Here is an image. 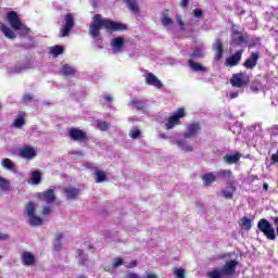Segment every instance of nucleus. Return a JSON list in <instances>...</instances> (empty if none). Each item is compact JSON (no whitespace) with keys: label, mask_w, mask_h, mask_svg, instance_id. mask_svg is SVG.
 <instances>
[{"label":"nucleus","mask_w":278,"mask_h":278,"mask_svg":"<svg viewBox=\"0 0 278 278\" xmlns=\"http://www.w3.org/2000/svg\"><path fill=\"white\" fill-rule=\"evenodd\" d=\"M102 27L108 29V31H123L126 29L125 25L121 23L103 18L101 14H94L92 23L89 26V36L92 38L93 45L98 49H103V39L101 38Z\"/></svg>","instance_id":"f257e3e1"},{"label":"nucleus","mask_w":278,"mask_h":278,"mask_svg":"<svg viewBox=\"0 0 278 278\" xmlns=\"http://www.w3.org/2000/svg\"><path fill=\"white\" fill-rule=\"evenodd\" d=\"M236 268H238V261L230 260L222 268H215L212 271H208L206 276L208 278H225L233 277L236 275Z\"/></svg>","instance_id":"f03ea898"},{"label":"nucleus","mask_w":278,"mask_h":278,"mask_svg":"<svg viewBox=\"0 0 278 278\" xmlns=\"http://www.w3.org/2000/svg\"><path fill=\"white\" fill-rule=\"evenodd\" d=\"M38 205L35 202H28L25 206L24 215L27 218L30 227H40L42 225V218L36 216V207Z\"/></svg>","instance_id":"7ed1b4c3"},{"label":"nucleus","mask_w":278,"mask_h":278,"mask_svg":"<svg viewBox=\"0 0 278 278\" xmlns=\"http://www.w3.org/2000/svg\"><path fill=\"white\" fill-rule=\"evenodd\" d=\"M73 27H75V17L73 16V13H67L62 21L60 38H66L73 30Z\"/></svg>","instance_id":"20e7f679"},{"label":"nucleus","mask_w":278,"mask_h":278,"mask_svg":"<svg viewBox=\"0 0 278 278\" xmlns=\"http://www.w3.org/2000/svg\"><path fill=\"white\" fill-rule=\"evenodd\" d=\"M257 229L264 233L267 240H275L277 238V233H275V227L267 219H261L257 223Z\"/></svg>","instance_id":"39448f33"},{"label":"nucleus","mask_w":278,"mask_h":278,"mask_svg":"<svg viewBox=\"0 0 278 278\" xmlns=\"http://www.w3.org/2000/svg\"><path fill=\"white\" fill-rule=\"evenodd\" d=\"M184 116H186V110L184 108L177 109V111L168 117L165 123V128L173 129L174 127H177V125H180V121Z\"/></svg>","instance_id":"423d86ee"},{"label":"nucleus","mask_w":278,"mask_h":278,"mask_svg":"<svg viewBox=\"0 0 278 278\" xmlns=\"http://www.w3.org/2000/svg\"><path fill=\"white\" fill-rule=\"evenodd\" d=\"M250 81L251 79L245 72L233 74L230 79L232 88H244V86H249Z\"/></svg>","instance_id":"0eeeda50"},{"label":"nucleus","mask_w":278,"mask_h":278,"mask_svg":"<svg viewBox=\"0 0 278 278\" xmlns=\"http://www.w3.org/2000/svg\"><path fill=\"white\" fill-rule=\"evenodd\" d=\"M31 68V61L29 58H25L21 63H17L13 67L8 68V73L11 75H18V73H23V71H27Z\"/></svg>","instance_id":"6e6552de"},{"label":"nucleus","mask_w":278,"mask_h":278,"mask_svg":"<svg viewBox=\"0 0 278 278\" xmlns=\"http://www.w3.org/2000/svg\"><path fill=\"white\" fill-rule=\"evenodd\" d=\"M37 199L47 205L55 203V191L53 189H48L43 192L37 193Z\"/></svg>","instance_id":"1a4fd4ad"},{"label":"nucleus","mask_w":278,"mask_h":278,"mask_svg":"<svg viewBox=\"0 0 278 278\" xmlns=\"http://www.w3.org/2000/svg\"><path fill=\"white\" fill-rule=\"evenodd\" d=\"M188 140H190V138L184 136L176 140V147L179 151H182V153H192V151H194V147Z\"/></svg>","instance_id":"9d476101"},{"label":"nucleus","mask_w":278,"mask_h":278,"mask_svg":"<svg viewBox=\"0 0 278 278\" xmlns=\"http://www.w3.org/2000/svg\"><path fill=\"white\" fill-rule=\"evenodd\" d=\"M7 21L14 31L18 30L21 25H23V22H21V17H18V13H16V11H10L7 14Z\"/></svg>","instance_id":"9b49d317"},{"label":"nucleus","mask_w":278,"mask_h":278,"mask_svg":"<svg viewBox=\"0 0 278 278\" xmlns=\"http://www.w3.org/2000/svg\"><path fill=\"white\" fill-rule=\"evenodd\" d=\"M201 131V124L192 122L187 125L186 131L182 134L184 138H194Z\"/></svg>","instance_id":"f8f14e48"},{"label":"nucleus","mask_w":278,"mask_h":278,"mask_svg":"<svg viewBox=\"0 0 278 278\" xmlns=\"http://www.w3.org/2000/svg\"><path fill=\"white\" fill-rule=\"evenodd\" d=\"M63 194L67 201H75V200L79 199L81 191L75 187H65L63 189Z\"/></svg>","instance_id":"ddd939ff"},{"label":"nucleus","mask_w":278,"mask_h":278,"mask_svg":"<svg viewBox=\"0 0 278 278\" xmlns=\"http://www.w3.org/2000/svg\"><path fill=\"white\" fill-rule=\"evenodd\" d=\"M236 184H238L236 180H228L227 186L224 190H222V194L224 199H233V194L237 190Z\"/></svg>","instance_id":"4468645a"},{"label":"nucleus","mask_w":278,"mask_h":278,"mask_svg":"<svg viewBox=\"0 0 278 278\" xmlns=\"http://www.w3.org/2000/svg\"><path fill=\"white\" fill-rule=\"evenodd\" d=\"M257 60H260V52H252L250 58H248L243 63L244 68H248V71H253V68L257 66Z\"/></svg>","instance_id":"2eb2a0df"},{"label":"nucleus","mask_w":278,"mask_h":278,"mask_svg":"<svg viewBox=\"0 0 278 278\" xmlns=\"http://www.w3.org/2000/svg\"><path fill=\"white\" fill-rule=\"evenodd\" d=\"M144 77H146V84H148V86H153L157 90L162 88L163 86L162 80L157 78V76H155L153 73H147Z\"/></svg>","instance_id":"dca6fc26"},{"label":"nucleus","mask_w":278,"mask_h":278,"mask_svg":"<svg viewBox=\"0 0 278 278\" xmlns=\"http://www.w3.org/2000/svg\"><path fill=\"white\" fill-rule=\"evenodd\" d=\"M68 136H70V138H72V140H75L76 142H84V140H86V138H87L86 132H84L79 128L71 129L68 131Z\"/></svg>","instance_id":"f3484780"},{"label":"nucleus","mask_w":278,"mask_h":278,"mask_svg":"<svg viewBox=\"0 0 278 278\" xmlns=\"http://www.w3.org/2000/svg\"><path fill=\"white\" fill-rule=\"evenodd\" d=\"M111 47L113 53H121L123 47H125V39L123 37H115L111 40Z\"/></svg>","instance_id":"a211bd4d"},{"label":"nucleus","mask_w":278,"mask_h":278,"mask_svg":"<svg viewBox=\"0 0 278 278\" xmlns=\"http://www.w3.org/2000/svg\"><path fill=\"white\" fill-rule=\"evenodd\" d=\"M20 155L24 160H34V157H36V155H37V152L34 148H31L29 146H25L24 148H22L20 150Z\"/></svg>","instance_id":"6ab92c4d"},{"label":"nucleus","mask_w":278,"mask_h":278,"mask_svg":"<svg viewBox=\"0 0 278 278\" xmlns=\"http://www.w3.org/2000/svg\"><path fill=\"white\" fill-rule=\"evenodd\" d=\"M242 53L244 50H238L233 55L226 60L227 66H238L240 64V60H242Z\"/></svg>","instance_id":"aec40b11"},{"label":"nucleus","mask_w":278,"mask_h":278,"mask_svg":"<svg viewBox=\"0 0 278 278\" xmlns=\"http://www.w3.org/2000/svg\"><path fill=\"white\" fill-rule=\"evenodd\" d=\"M232 42L237 46L247 45V42H249V35H242V33L235 30L232 34Z\"/></svg>","instance_id":"412c9836"},{"label":"nucleus","mask_w":278,"mask_h":278,"mask_svg":"<svg viewBox=\"0 0 278 278\" xmlns=\"http://www.w3.org/2000/svg\"><path fill=\"white\" fill-rule=\"evenodd\" d=\"M22 264L24 266H34L36 264V256L31 252H23L22 253Z\"/></svg>","instance_id":"4be33fe9"},{"label":"nucleus","mask_w":278,"mask_h":278,"mask_svg":"<svg viewBox=\"0 0 278 278\" xmlns=\"http://www.w3.org/2000/svg\"><path fill=\"white\" fill-rule=\"evenodd\" d=\"M188 66L193 73H207V67L203 66L201 63L192 61V59L188 60Z\"/></svg>","instance_id":"5701e85b"},{"label":"nucleus","mask_w":278,"mask_h":278,"mask_svg":"<svg viewBox=\"0 0 278 278\" xmlns=\"http://www.w3.org/2000/svg\"><path fill=\"white\" fill-rule=\"evenodd\" d=\"M213 51H215V60H223V42L220 39H216L213 45Z\"/></svg>","instance_id":"b1692460"},{"label":"nucleus","mask_w":278,"mask_h":278,"mask_svg":"<svg viewBox=\"0 0 278 278\" xmlns=\"http://www.w3.org/2000/svg\"><path fill=\"white\" fill-rule=\"evenodd\" d=\"M202 181H203V186L207 187V186H212V184H214V181H216V175H214V173H206L202 176Z\"/></svg>","instance_id":"393cba45"},{"label":"nucleus","mask_w":278,"mask_h":278,"mask_svg":"<svg viewBox=\"0 0 278 278\" xmlns=\"http://www.w3.org/2000/svg\"><path fill=\"white\" fill-rule=\"evenodd\" d=\"M240 153L227 154L224 156V162H226V164H238V162H240Z\"/></svg>","instance_id":"a878e982"},{"label":"nucleus","mask_w":278,"mask_h":278,"mask_svg":"<svg viewBox=\"0 0 278 278\" xmlns=\"http://www.w3.org/2000/svg\"><path fill=\"white\" fill-rule=\"evenodd\" d=\"M217 177H219V179H228V181H231L233 172L231 169H219L217 172Z\"/></svg>","instance_id":"bb28decb"},{"label":"nucleus","mask_w":278,"mask_h":278,"mask_svg":"<svg viewBox=\"0 0 278 278\" xmlns=\"http://www.w3.org/2000/svg\"><path fill=\"white\" fill-rule=\"evenodd\" d=\"M161 23L164 27H173V18L168 16V10L161 14Z\"/></svg>","instance_id":"cd10ccee"},{"label":"nucleus","mask_w":278,"mask_h":278,"mask_svg":"<svg viewBox=\"0 0 278 278\" xmlns=\"http://www.w3.org/2000/svg\"><path fill=\"white\" fill-rule=\"evenodd\" d=\"M130 108H135L136 110H144V108H147V102L144 100H140V99H132L129 102Z\"/></svg>","instance_id":"c85d7f7f"},{"label":"nucleus","mask_w":278,"mask_h":278,"mask_svg":"<svg viewBox=\"0 0 278 278\" xmlns=\"http://www.w3.org/2000/svg\"><path fill=\"white\" fill-rule=\"evenodd\" d=\"M125 3L130 10V12H134V14H138L140 12V7L138 5V0H125Z\"/></svg>","instance_id":"c756f323"},{"label":"nucleus","mask_w":278,"mask_h":278,"mask_svg":"<svg viewBox=\"0 0 278 278\" xmlns=\"http://www.w3.org/2000/svg\"><path fill=\"white\" fill-rule=\"evenodd\" d=\"M1 31L4 34L5 38H9V40H14V38H16V33L4 24L1 25Z\"/></svg>","instance_id":"7c9ffc66"},{"label":"nucleus","mask_w":278,"mask_h":278,"mask_svg":"<svg viewBox=\"0 0 278 278\" xmlns=\"http://www.w3.org/2000/svg\"><path fill=\"white\" fill-rule=\"evenodd\" d=\"M23 125H25V112H21L13 122V127H15V129H21Z\"/></svg>","instance_id":"2f4dec72"},{"label":"nucleus","mask_w":278,"mask_h":278,"mask_svg":"<svg viewBox=\"0 0 278 278\" xmlns=\"http://www.w3.org/2000/svg\"><path fill=\"white\" fill-rule=\"evenodd\" d=\"M42 181V176L40 175V172L35 170L30 173V184L33 186H38Z\"/></svg>","instance_id":"473e14b6"},{"label":"nucleus","mask_w":278,"mask_h":278,"mask_svg":"<svg viewBox=\"0 0 278 278\" xmlns=\"http://www.w3.org/2000/svg\"><path fill=\"white\" fill-rule=\"evenodd\" d=\"M204 55L205 53H203V49L195 47L193 52L190 54L189 60H192V62H194V60H201L202 58H204Z\"/></svg>","instance_id":"72a5a7b5"},{"label":"nucleus","mask_w":278,"mask_h":278,"mask_svg":"<svg viewBox=\"0 0 278 278\" xmlns=\"http://www.w3.org/2000/svg\"><path fill=\"white\" fill-rule=\"evenodd\" d=\"M61 75L70 76V75H75V67L64 64L61 68Z\"/></svg>","instance_id":"f704fd0d"},{"label":"nucleus","mask_w":278,"mask_h":278,"mask_svg":"<svg viewBox=\"0 0 278 278\" xmlns=\"http://www.w3.org/2000/svg\"><path fill=\"white\" fill-rule=\"evenodd\" d=\"M96 184H103V181H108V176L103 170H96Z\"/></svg>","instance_id":"c9c22d12"},{"label":"nucleus","mask_w":278,"mask_h":278,"mask_svg":"<svg viewBox=\"0 0 278 278\" xmlns=\"http://www.w3.org/2000/svg\"><path fill=\"white\" fill-rule=\"evenodd\" d=\"M0 190L3 192H8V190H10V180L3 176H0Z\"/></svg>","instance_id":"e433bc0d"},{"label":"nucleus","mask_w":278,"mask_h":278,"mask_svg":"<svg viewBox=\"0 0 278 278\" xmlns=\"http://www.w3.org/2000/svg\"><path fill=\"white\" fill-rule=\"evenodd\" d=\"M96 126L98 129H100V131H108L110 129V124L101 119L96 121Z\"/></svg>","instance_id":"4c0bfd02"},{"label":"nucleus","mask_w":278,"mask_h":278,"mask_svg":"<svg viewBox=\"0 0 278 278\" xmlns=\"http://www.w3.org/2000/svg\"><path fill=\"white\" fill-rule=\"evenodd\" d=\"M1 166L4 167L7 170H14V162L10 159H3L1 161Z\"/></svg>","instance_id":"58836bf2"},{"label":"nucleus","mask_w":278,"mask_h":278,"mask_svg":"<svg viewBox=\"0 0 278 278\" xmlns=\"http://www.w3.org/2000/svg\"><path fill=\"white\" fill-rule=\"evenodd\" d=\"M50 53L51 55L58 58V55H62V53H64V48H62L61 46H54L50 48Z\"/></svg>","instance_id":"ea45409f"},{"label":"nucleus","mask_w":278,"mask_h":278,"mask_svg":"<svg viewBox=\"0 0 278 278\" xmlns=\"http://www.w3.org/2000/svg\"><path fill=\"white\" fill-rule=\"evenodd\" d=\"M173 273L174 277L176 278H186V269H184L182 267L174 268Z\"/></svg>","instance_id":"a19ab883"},{"label":"nucleus","mask_w":278,"mask_h":278,"mask_svg":"<svg viewBox=\"0 0 278 278\" xmlns=\"http://www.w3.org/2000/svg\"><path fill=\"white\" fill-rule=\"evenodd\" d=\"M241 226L247 230L251 229V227H252L251 219L249 217H242Z\"/></svg>","instance_id":"79ce46f5"},{"label":"nucleus","mask_w":278,"mask_h":278,"mask_svg":"<svg viewBox=\"0 0 278 278\" xmlns=\"http://www.w3.org/2000/svg\"><path fill=\"white\" fill-rule=\"evenodd\" d=\"M141 131H140V129H138V128H132L131 130H130V132H129V136H130V138H132V140H138V138L141 136Z\"/></svg>","instance_id":"37998d69"},{"label":"nucleus","mask_w":278,"mask_h":278,"mask_svg":"<svg viewBox=\"0 0 278 278\" xmlns=\"http://www.w3.org/2000/svg\"><path fill=\"white\" fill-rule=\"evenodd\" d=\"M245 45H248L249 49L256 47V45H260V38L254 37L251 40H249V36H248V42Z\"/></svg>","instance_id":"c03bdc74"},{"label":"nucleus","mask_w":278,"mask_h":278,"mask_svg":"<svg viewBox=\"0 0 278 278\" xmlns=\"http://www.w3.org/2000/svg\"><path fill=\"white\" fill-rule=\"evenodd\" d=\"M17 31H20V36H27L30 30L27 26L21 24V27L17 28Z\"/></svg>","instance_id":"a18cd8bd"},{"label":"nucleus","mask_w":278,"mask_h":278,"mask_svg":"<svg viewBox=\"0 0 278 278\" xmlns=\"http://www.w3.org/2000/svg\"><path fill=\"white\" fill-rule=\"evenodd\" d=\"M124 264V261L123 258H114V262H113V268H118V266H123Z\"/></svg>","instance_id":"49530a36"},{"label":"nucleus","mask_w":278,"mask_h":278,"mask_svg":"<svg viewBox=\"0 0 278 278\" xmlns=\"http://www.w3.org/2000/svg\"><path fill=\"white\" fill-rule=\"evenodd\" d=\"M176 23L184 29L186 27V23H184V20L181 18V15H176Z\"/></svg>","instance_id":"de8ad7c7"},{"label":"nucleus","mask_w":278,"mask_h":278,"mask_svg":"<svg viewBox=\"0 0 278 278\" xmlns=\"http://www.w3.org/2000/svg\"><path fill=\"white\" fill-rule=\"evenodd\" d=\"M77 254H78V257H79V263L80 264H86V262H84V260H86V255H84V251L81 250H77Z\"/></svg>","instance_id":"09e8293b"},{"label":"nucleus","mask_w":278,"mask_h":278,"mask_svg":"<svg viewBox=\"0 0 278 278\" xmlns=\"http://www.w3.org/2000/svg\"><path fill=\"white\" fill-rule=\"evenodd\" d=\"M193 16L194 18H201L203 16V11L201 9H194Z\"/></svg>","instance_id":"8fccbe9b"},{"label":"nucleus","mask_w":278,"mask_h":278,"mask_svg":"<svg viewBox=\"0 0 278 278\" xmlns=\"http://www.w3.org/2000/svg\"><path fill=\"white\" fill-rule=\"evenodd\" d=\"M41 214L43 216H49V214H51V207L49 206H43L42 211H41Z\"/></svg>","instance_id":"3c124183"},{"label":"nucleus","mask_w":278,"mask_h":278,"mask_svg":"<svg viewBox=\"0 0 278 278\" xmlns=\"http://www.w3.org/2000/svg\"><path fill=\"white\" fill-rule=\"evenodd\" d=\"M34 99V97H31V94H29V93H26V94H24V97H23V101H24V103H30V101Z\"/></svg>","instance_id":"603ef678"},{"label":"nucleus","mask_w":278,"mask_h":278,"mask_svg":"<svg viewBox=\"0 0 278 278\" xmlns=\"http://www.w3.org/2000/svg\"><path fill=\"white\" fill-rule=\"evenodd\" d=\"M239 96H240V92L238 91H230L228 94L229 99H238Z\"/></svg>","instance_id":"864d4df0"},{"label":"nucleus","mask_w":278,"mask_h":278,"mask_svg":"<svg viewBox=\"0 0 278 278\" xmlns=\"http://www.w3.org/2000/svg\"><path fill=\"white\" fill-rule=\"evenodd\" d=\"M0 240L2 242H4L5 240H10V235L1 232L0 233Z\"/></svg>","instance_id":"5fc2aeb1"},{"label":"nucleus","mask_w":278,"mask_h":278,"mask_svg":"<svg viewBox=\"0 0 278 278\" xmlns=\"http://www.w3.org/2000/svg\"><path fill=\"white\" fill-rule=\"evenodd\" d=\"M55 251H60L62 249V241H54Z\"/></svg>","instance_id":"6e6d98bb"},{"label":"nucleus","mask_w":278,"mask_h":278,"mask_svg":"<svg viewBox=\"0 0 278 278\" xmlns=\"http://www.w3.org/2000/svg\"><path fill=\"white\" fill-rule=\"evenodd\" d=\"M271 162L273 164H277L278 163V150L275 154L271 155Z\"/></svg>","instance_id":"4d7b16f0"},{"label":"nucleus","mask_w":278,"mask_h":278,"mask_svg":"<svg viewBox=\"0 0 278 278\" xmlns=\"http://www.w3.org/2000/svg\"><path fill=\"white\" fill-rule=\"evenodd\" d=\"M188 3L189 0H180V8H184V10H186V8H188Z\"/></svg>","instance_id":"13d9d810"},{"label":"nucleus","mask_w":278,"mask_h":278,"mask_svg":"<svg viewBox=\"0 0 278 278\" xmlns=\"http://www.w3.org/2000/svg\"><path fill=\"white\" fill-rule=\"evenodd\" d=\"M62 238H64V235H62L61 232H59V233H56L54 241H56V242H62Z\"/></svg>","instance_id":"bf43d9fd"},{"label":"nucleus","mask_w":278,"mask_h":278,"mask_svg":"<svg viewBox=\"0 0 278 278\" xmlns=\"http://www.w3.org/2000/svg\"><path fill=\"white\" fill-rule=\"evenodd\" d=\"M157 137H159L161 140H167V139H168V136H166V134H164V132L159 134Z\"/></svg>","instance_id":"052dcab7"},{"label":"nucleus","mask_w":278,"mask_h":278,"mask_svg":"<svg viewBox=\"0 0 278 278\" xmlns=\"http://www.w3.org/2000/svg\"><path fill=\"white\" fill-rule=\"evenodd\" d=\"M104 101H106L108 103H112V101H113L112 96L105 94L104 96Z\"/></svg>","instance_id":"680f3d73"},{"label":"nucleus","mask_w":278,"mask_h":278,"mask_svg":"<svg viewBox=\"0 0 278 278\" xmlns=\"http://www.w3.org/2000/svg\"><path fill=\"white\" fill-rule=\"evenodd\" d=\"M251 90H253V92H260V87L252 85Z\"/></svg>","instance_id":"e2e57ef3"},{"label":"nucleus","mask_w":278,"mask_h":278,"mask_svg":"<svg viewBox=\"0 0 278 278\" xmlns=\"http://www.w3.org/2000/svg\"><path fill=\"white\" fill-rule=\"evenodd\" d=\"M136 261H131L130 264L127 266V268H135Z\"/></svg>","instance_id":"0e129e2a"},{"label":"nucleus","mask_w":278,"mask_h":278,"mask_svg":"<svg viewBox=\"0 0 278 278\" xmlns=\"http://www.w3.org/2000/svg\"><path fill=\"white\" fill-rule=\"evenodd\" d=\"M74 155H79V156H81V155H84L83 153H81V151H75V152H72Z\"/></svg>","instance_id":"69168bd1"},{"label":"nucleus","mask_w":278,"mask_h":278,"mask_svg":"<svg viewBox=\"0 0 278 278\" xmlns=\"http://www.w3.org/2000/svg\"><path fill=\"white\" fill-rule=\"evenodd\" d=\"M263 190H268V182H264Z\"/></svg>","instance_id":"338daca9"},{"label":"nucleus","mask_w":278,"mask_h":278,"mask_svg":"<svg viewBox=\"0 0 278 278\" xmlns=\"http://www.w3.org/2000/svg\"><path fill=\"white\" fill-rule=\"evenodd\" d=\"M169 144H175V141L170 140V141H169Z\"/></svg>","instance_id":"774afa93"}]
</instances>
